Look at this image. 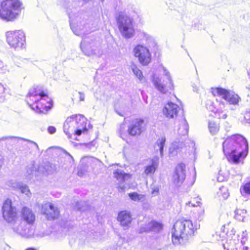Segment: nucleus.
<instances>
[{"mask_svg":"<svg viewBox=\"0 0 250 250\" xmlns=\"http://www.w3.org/2000/svg\"><path fill=\"white\" fill-rule=\"evenodd\" d=\"M223 149L229 161L237 164L247 156L248 142L242 135L234 134L227 138L223 142Z\"/></svg>","mask_w":250,"mask_h":250,"instance_id":"f257e3e1","label":"nucleus"},{"mask_svg":"<svg viewBox=\"0 0 250 250\" xmlns=\"http://www.w3.org/2000/svg\"><path fill=\"white\" fill-rule=\"evenodd\" d=\"M26 101L31 108L37 113H45L51 108L49 103L50 99L39 87L29 90Z\"/></svg>","mask_w":250,"mask_h":250,"instance_id":"f03ea898","label":"nucleus"},{"mask_svg":"<svg viewBox=\"0 0 250 250\" xmlns=\"http://www.w3.org/2000/svg\"><path fill=\"white\" fill-rule=\"evenodd\" d=\"M195 228L191 221L181 220L177 221L172 229V241L174 245L183 244L188 235L194 233Z\"/></svg>","mask_w":250,"mask_h":250,"instance_id":"7ed1b4c3","label":"nucleus"},{"mask_svg":"<svg viewBox=\"0 0 250 250\" xmlns=\"http://www.w3.org/2000/svg\"><path fill=\"white\" fill-rule=\"evenodd\" d=\"M22 3L19 0H4L1 3L0 18L6 21H13L21 15Z\"/></svg>","mask_w":250,"mask_h":250,"instance_id":"20e7f679","label":"nucleus"},{"mask_svg":"<svg viewBox=\"0 0 250 250\" xmlns=\"http://www.w3.org/2000/svg\"><path fill=\"white\" fill-rule=\"evenodd\" d=\"M163 76L161 78L154 75L152 82L155 87L161 93L166 94L174 89V83L169 72L163 66L161 67Z\"/></svg>","mask_w":250,"mask_h":250,"instance_id":"39448f33","label":"nucleus"},{"mask_svg":"<svg viewBox=\"0 0 250 250\" xmlns=\"http://www.w3.org/2000/svg\"><path fill=\"white\" fill-rule=\"evenodd\" d=\"M119 30L122 36L126 39L132 38L135 34L133 19L124 12H120L116 16Z\"/></svg>","mask_w":250,"mask_h":250,"instance_id":"423d86ee","label":"nucleus"},{"mask_svg":"<svg viewBox=\"0 0 250 250\" xmlns=\"http://www.w3.org/2000/svg\"><path fill=\"white\" fill-rule=\"evenodd\" d=\"M238 235L235 234V230L232 229L227 233V239L226 244L228 246L227 250L229 249L232 250H249V248L244 246L246 241L247 240L246 230L243 232L242 238L241 241H239Z\"/></svg>","mask_w":250,"mask_h":250,"instance_id":"0eeeda50","label":"nucleus"},{"mask_svg":"<svg viewBox=\"0 0 250 250\" xmlns=\"http://www.w3.org/2000/svg\"><path fill=\"white\" fill-rule=\"evenodd\" d=\"M6 42L15 49L19 50L25 47V35L22 30L9 31L6 33Z\"/></svg>","mask_w":250,"mask_h":250,"instance_id":"6e6552de","label":"nucleus"},{"mask_svg":"<svg viewBox=\"0 0 250 250\" xmlns=\"http://www.w3.org/2000/svg\"><path fill=\"white\" fill-rule=\"evenodd\" d=\"M11 225L13 231L22 237L31 238L34 234V227L27 225L26 223L21 220L17 219Z\"/></svg>","mask_w":250,"mask_h":250,"instance_id":"1a4fd4ad","label":"nucleus"},{"mask_svg":"<svg viewBox=\"0 0 250 250\" xmlns=\"http://www.w3.org/2000/svg\"><path fill=\"white\" fill-rule=\"evenodd\" d=\"M211 92L214 96L221 97L230 104L237 105L241 101L237 94L221 87L212 88Z\"/></svg>","mask_w":250,"mask_h":250,"instance_id":"9d476101","label":"nucleus"},{"mask_svg":"<svg viewBox=\"0 0 250 250\" xmlns=\"http://www.w3.org/2000/svg\"><path fill=\"white\" fill-rule=\"evenodd\" d=\"M134 56L143 65H147L151 62V55L148 48L142 44L137 45L133 49Z\"/></svg>","mask_w":250,"mask_h":250,"instance_id":"9b49d317","label":"nucleus"},{"mask_svg":"<svg viewBox=\"0 0 250 250\" xmlns=\"http://www.w3.org/2000/svg\"><path fill=\"white\" fill-rule=\"evenodd\" d=\"M3 217L6 222L12 223L18 219V214L16 208L12 206L11 200L7 199L3 203L2 208Z\"/></svg>","mask_w":250,"mask_h":250,"instance_id":"f8f14e48","label":"nucleus"},{"mask_svg":"<svg viewBox=\"0 0 250 250\" xmlns=\"http://www.w3.org/2000/svg\"><path fill=\"white\" fill-rule=\"evenodd\" d=\"M80 47L82 51L86 56H90L97 54L98 47L97 43L89 38L83 39Z\"/></svg>","mask_w":250,"mask_h":250,"instance_id":"ddd939ff","label":"nucleus"},{"mask_svg":"<svg viewBox=\"0 0 250 250\" xmlns=\"http://www.w3.org/2000/svg\"><path fill=\"white\" fill-rule=\"evenodd\" d=\"M68 15L70 19V25L73 33L78 36H82L85 34L87 31L84 30L85 23L83 21L81 20V17L78 16L76 19H74L70 13H68Z\"/></svg>","mask_w":250,"mask_h":250,"instance_id":"4468645a","label":"nucleus"},{"mask_svg":"<svg viewBox=\"0 0 250 250\" xmlns=\"http://www.w3.org/2000/svg\"><path fill=\"white\" fill-rule=\"evenodd\" d=\"M73 121H76L75 126L76 127V135L80 136L82 133H85L87 130L92 128V125H88V127L86 126L87 120L82 115H72Z\"/></svg>","mask_w":250,"mask_h":250,"instance_id":"2eb2a0df","label":"nucleus"},{"mask_svg":"<svg viewBox=\"0 0 250 250\" xmlns=\"http://www.w3.org/2000/svg\"><path fill=\"white\" fill-rule=\"evenodd\" d=\"M41 212L48 220L57 218L60 214L58 208L49 202L42 205Z\"/></svg>","mask_w":250,"mask_h":250,"instance_id":"dca6fc26","label":"nucleus"},{"mask_svg":"<svg viewBox=\"0 0 250 250\" xmlns=\"http://www.w3.org/2000/svg\"><path fill=\"white\" fill-rule=\"evenodd\" d=\"M186 178V165L183 163L178 165L173 175L172 180L176 186H181Z\"/></svg>","mask_w":250,"mask_h":250,"instance_id":"f3484780","label":"nucleus"},{"mask_svg":"<svg viewBox=\"0 0 250 250\" xmlns=\"http://www.w3.org/2000/svg\"><path fill=\"white\" fill-rule=\"evenodd\" d=\"M179 110L178 105L171 102L166 104L163 109V114L167 118L172 119L176 117Z\"/></svg>","mask_w":250,"mask_h":250,"instance_id":"a211bd4d","label":"nucleus"},{"mask_svg":"<svg viewBox=\"0 0 250 250\" xmlns=\"http://www.w3.org/2000/svg\"><path fill=\"white\" fill-rule=\"evenodd\" d=\"M144 126V121L143 119H136L128 127V132L132 136L140 135L143 131Z\"/></svg>","mask_w":250,"mask_h":250,"instance_id":"6ab92c4d","label":"nucleus"},{"mask_svg":"<svg viewBox=\"0 0 250 250\" xmlns=\"http://www.w3.org/2000/svg\"><path fill=\"white\" fill-rule=\"evenodd\" d=\"M21 220L26 223L27 225L33 227L35 220V215L32 210L27 207H23L21 211Z\"/></svg>","mask_w":250,"mask_h":250,"instance_id":"aec40b11","label":"nucleus"},{"mask_svg":"<svg viewBox=\"0 0 250 250\" xmlns=\"http://www.w3.org/2000/svg\"><path fill=\"white\" fill-rule=\"evenodd\" d=\"M76 121H73V117H68L63 125V131L68 138H71L73 135H76Z\"/></svg>","mask_w":250,"mask_h":250,"instance_id":"412c9836","label":"nucleus"},{"mask_svg":"<svg viewBox=\"0 0 250 250\" xmlns=\"http://www.w3.org/2000/svg\"><path fill=\"white\" fill-rule=\"evenodd\" d=\"M159 163V159L158 156H155L152 158L148 164L144 167V173L146 176H151L156 170Z\"/></svg>","mask_w":250,"mask_h":250,"instance_id":"4be33fe9","label":"nucleus"},{"mask_svg":"<svg viewBox=\"0 0 250 250\" xmlns=\"http://www.w3.org/2000/svg\"><path fill=\"white\" fill-rule=\"evenodd\" d=\"M162 229L163 225L162 224L155 221H152L146 224L145 226H142L140 229V231L141 232L149 231L159 232Z\"/></svg>","mask_w":250,"mask_h":250,"instance_id":"5701e85b","label":"nucleus"},{"mask_svg":"<svg viewBox=\"0 0 250 250\" xmlns=\"http://www.w3.org/2000/svg\"><path fill=\"white\" fill-rule=\"evenodd\" d=\"M10 141L11 142L15 143H20L21 141H25L27 142L28 144L31 145V146L33 148H35L37 150H38L39 149V146L36 143L26 140L25 139L20 138V137H14V136H5L1 138H0V141Z\"/></svg>","mask_w":250,"mask_h":250,"instance_id":"b1692460","label":"nucleus"},{"mask_svg":"<svg viewBox=\"0 0 250 250\" xmlns=\"http://www.w3.org/2000/svg\"><path fill=\"white\" fill-rule=\"evenodd\" d=\"M118 220L121 223L122 226L128 227L132 221V217L128 212L122 211L118 214Z\"/></svg>","mask_w":250,"mask_h":250,"instance_id":"393cba45","label":"nucleus"},{"mask_svg":"<svg viewBox=\"0 0 250 250\" xmlns=\"http://www.w3.org/2000/svg\"><path fill=\"white\" fill-rule=\"evenodd\" d=\"M114 177L117 179L119 183L122 184L128 181L131 178V175L125 173L123 170L120 169L115 170L114 172Z\"/></svg>","mask_w":250,"mask_h":250,"instance_id":"a878e982","label":"nucleus"},{"mask_svg":"<svg viewBox=\"0 0 250 250\" xmlns=\"http://www.w3.org/2000/svg\"><path fill=\"white\" fill-rule=\"evenodd\" d=\"M178 133L180 135L185 136L188 131V125L187 121L185 118H182L179 121Z\"/></svg>","mask_w":250,"mask_h":250,"instance_id":"bb28decb","label":"nucleus"},{"mask_svg":"<svg viewBox=\"0 0 250 250\" xmlns=\"http://www.w3.org/2000/svg\"><path fill=\"white\" fill-rule=\"evenodd\" d=\"M165 142V137H161L157 140V142L154 146V149L156 151H160V156L161 157H163V149Z\"/></svg>","mask_w":250,"mask_h":250,"instance_id":"cd10ccee","label":"nucleus"},{"mask_svg":"<svg viewBox=\"0 0 250 250\" xmlns=\"http://www.w3.org/2000/svg\"><path fill=\"white\" fill-rule=\"evenodd\" d=\"M183 146V144L182 143L177 142L176 141L173 142L169 149L170 155L171 156L176 155L178 152L181 150V148H182Z\"/></svg>","mask_w":250,"mask_h":250,"instance_id":"c85d7f7f","label":"nucleus"},{"mask_svg":"<svg viewBox=\"0 0 250 250\" xmlns=\"http://www.w3.org/2000/svg\"><path fill=\"white\" fill-rule=\"evenodd\" d=\"M12 187L15 188L20 189L22 193L25 194L27 196H29L31 194L28 188L26 186V185L21 183L18 182L14 183L12 185Z\"/></svg>","mask_w":250,"mask_h":250,"instance_id":"c756f323","label":"nucleus"},{"mask_svg":"<svg viewBox=\"0 0 250 250\" xmlns=\"http://www.w3.org/2000/svg\"><path fill=\"white\" fill-rule=\"evenodd\" d=\"M129 198L135 202H145L146 196L145 195L139 194L137 192H132L128 194Z\"/></svg>","mask_w":250,"mask_h":250,"instance_id":"7c9ffc66","label":"nucleus"},{"mask_svg":"<svg viewBox=\"0 0 250 250\" xmlns=\"http://www.w3.org/2000/svg\"><path fill=\"white\" fill-rule=\"evenodd\" d=\"M131 69L136 77H137L141 82H143L145 80L144 76L142 71L137 67V66L135 64H132L131 65Z\"/></svg>","mask_w":250,"mask_h":250,"instance_id":"2f4dec72","label":"nucleus"},{"mask_svg":"<svg viewBox=\"0 0 250 250\" xmlns=\"http://www.w3.org/2000/svg\"><path fill=\"white\" fill-rule=\"evenodd\" d=\"M140 36L146 42L148 45L149 44H154L155 43L153 37L146 32H141L140 33Z\"/></svg>","mask_w":250,"mask_h":250,"instance_id":"473e14b6","label":"nucleus"},{"mask_svg":"<svg viewBox=\"0 0 250 250\" xmlns=\"http://www.w3.org/2000/svg\"><path fill=\"white\" fill-rule=\"evenodd\" d=\"M208 129L212 135L215 134L219 130V126L214 122L209 121L208 122Z\"/></svg>","mask_w":250,"mask_h":250,"instance_id":"72a5a7b5","label":"nucleus"},{"mask_svg":"<svg viewBox=\"0 0 250 250\" xmlns=\"http://www.w3.org/2000/svg\"><path fill=\"white\" fill-rule=\"evenodd\" d=\"M235 218L236 219L244 222L246 214V210L245 209H236L235 211Z\"/></svg>","mask_w":250,"mask_h":250,"instance_id":"f704fd0d","label":"nucleus"},{"mask_svg":"<svg viewBox=\"0 0 250 250\" xmlns=\"http://www.w3.org/2000/svg\"><path fill=\"white\" fill-rule=\"evenodd\" d=\"M217 194L219 197H222L224 199L228 198L229 196L228 188L224 186L220 187Z\"/></svg>","mask_w":250,"mask_h":250,"instance_id":"c9c22d12","label":"nucleus"},{"mask_svg":"<svg viewBox=\"0 0 250 250\" xmlns=\"http://www.w3.org/2000/svg\"><path fill=\"white\" fill-rule=\"evenodd\" d=\"M7 90L6 87L0 83V102H3L5 100Z\"/></svg>","mask_w":250,"mask_h":250,"instance_id":"e433bc0d","label":"nucleus"},{"mask_svg":"<svg viewBox=\"0 0 250 250\" xmlns=\"http://www.w3.org/2000/svg\"><path fill=\"white\" fill-rule=\"evenodd\" d=\"M240 191L242 194L244 193L250 195V181L241 187Z\"/></svg>","mask_w":250,"mask_h":250,"instance_id":"4c0bfd02","label":"nucleus"},{"mask_svg":"<svg viewBox=\"0 0 250 250\" xmlns=\"http://www.w3.org/2000/svg\"><path fill=\"white\" fill-rule=\"evenodd\" d=\"M36 167L34 165V163L31 164L27 167V173L28 175H32L36 171Z\"/></svg>","mask_w":250,"mask_h":250,"instance_id":"58836bf2","label":"nucleus"},{"mask_svg":"<svg viewBox=\"0 0 250 250\" xmlns=\"http://www.w3.org/2000/svg\"><path fill=\"white\" fill-rule=\"evenodd\" d=\"M8 71V69L7 66L4 65L2 62L0 60V73L5 74Z\"/></svg>","mask_w":250,"mask_h":250,"instance_id":"ea45409f","label":"nucleus"},{"mask_svg":"<svg viewBox=\"0 0 250 250\" xmlns=\"http://www.w3.org/2000/svg\"><path fill=\"white\" fill-rule=\"evenodd\" d=\"M200 205H201V203L200 201L197 200L196 201V203H193L192 201H189L187 203H186V205L191 207H197V206H200Z\"/></svg>","mask_w":250,"mask_h":250,"instance_id":"a19ab883","label":"nucleus"},{"mask_svg":"<svg viewBox=\"0 0 250 250\" xmlns=\"http://www.w3.org/2000/svg\"><path fill=\"white\" fill-rule=\"evenodd\" d=\"M225 233L222 232L221 234L220 233L218 234V232H216L215 235H213L214 237H216V239L218 241H223V238L224 237Z\"/></svg>","mask_w":250,"mask_h":250,"instance_id":"79ce46f5","label":"nucleus"},{"mask_svg":"<svg viewBox=\"0 0 250 250\" xmlns=\"http://www.w3.org/2000/svg\"><path fill=\"white\" fill-rule=\"evenodd\" d=\"M244 119L247 122H250V108L246 110L245 115H244Z\"/></svg>","mask_w":250,"mask_h":250,"instance_id":"37998d69","label":"nucleus"},{"mask_svg":"<svg viewBox=\"0 0 250 250\" xmlns=\"http://www.w3.org/2000/svg\"><path fill=\"white\" fill-rule=\"evenodd\" d=\"M205 213V210L204 208H200V210L199 211L198 214H199V217L198 219L201 221L203 219V216L204 215Z\"/></svg>","mask_w":250,"mask_h":250,"instance_id":"c03bdc74","label":"nucleus"},{"mask_svg":"<svg viewBox=\"0 0 250 250\" xmlns=\"http://www.w3.org/2000/svg\"><path fill=\"white\" fill-rule=\"evenodd\" d=\"M47 130L50 134H53L56 132V129L53 126H49L48 127Z\"/></svg>","mask_w":250,"mask_h":250,"instance_id":"a18cd8bd","label":"nucleus"},{"mask_svg":"<svg viewBox=\"0 0 250 250\" xmlns=\"http://www.w3.org/2000/svg\"><path fill=\"white\" fill-rule=\"evenodd\" d=\"M79 94L80 101H84V98H85V95H84V93L82 92H79Z\"/></svg>","mask_w":250,"mask_h":250,"instance_id":"49530a36","label":"nucleus"},{"mask_svg":"<svg viewBox=\"0 0 250 250\" xmlns=\"http://www.w3.org/2000/svg\"><path fill=\"white\" fill-rule=\"evenodd\" d=\"M119 188V191H123L124 190V189L125 188V187L124 185H120L119 187H118Z\"/></svg>","mask_w":250,"mask_h":250,"instance_id":"de8ad7c7","label":"nucleus"},{"mask_svg":"<svg viewBox=\"0 0 250 250\" xmlns=\"http://www.w3.org/2000/svg\"><path fill=\"white\" fill-rule=\"evenodd\" d=\"M78 175L79 176H82V172H81V171H78Z\"/></svg>","mask_w":250,"mask_h":250,"instance_id":"09e8293b","label":"nucleus"},{"mask_svg":"<svg viewBox=\"0 0 250 250\" xmlns=\"http://www.w3.org/2000/svg\"><path fill=\"white\" fill-rule=\"evenodd\" d=\"M52 173V171H47V174H50Z\"/></svg>","mask_w":250,"mask_h":250,"instance_id":"8fccbe9b","label":"nucleus"},{"mask_svg":"<svg viewBox=\"0 0 250 250\" xmlns=\"http://www.w3.org/2000/svg\"><path fill=\"white\" fill-rule=\"evenodd\" d=\"M223 118L225 119L227 117V115L226 114L223 115Z\"/></svg>","mask_w":250,"mask_h":250,"instance_id":"3c124183","label":"nucleus"},{"mask_svg":"<svg viewBox=\"0 0 250 250\" xmlns=\"http://www.w3.org/2000/svg\"><path fill=\"white\" fill-rule=\"evenodd\" d=\"M223 246H224V249H226V246H225V244H223Z\"/></svg>","mask_w":250,"mask_h":250,"instance_id":"603ef678","label":"nucleus"},{"mask_svg":"<svg viewBox=\"0 0 250 250\" xmlns=\"http://www.w3.org/2000/svg\"><path fill=\"white\" fill-rule=\"evenodd\" d=\"M102 2H103L104 0H101Z\"/></svg>","mask_w":250,"mask_h":250,"instance_id":"864d4df0","label":"nucleus"}]
</instances>
